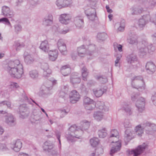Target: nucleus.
<instances>
[{
	"mask_svg": "<svg viewBox=\"0 0 156 156\" xmlns=\"http://www.w3.org/2000/svg\"><path fill=\"white\" fill-rule=\"evenodd\" d=\"M90 122L84 120L80 122L79 128L76 125L71 126L69 129L66 137L69 143L75 142L77 139H81L83 131L87 130L90 126Z\"/></svg>",
	"mask_w": 156,
	"mask_h": 156,
	"instance_id": "1",
	"label": "nucleus"
},
{
	"mask_svg": "<svg viewBox=\"0 0 156 156\" xmlns=\"http://www.w3.org/2000/svg\"><path fill=\"white\" fill-rule=\"evenodd\" d=\"M4 69L12 77L16 78H20L23 74V66L18 60L10 61Z\"/></svg>",
	"mask_w": 156,
	"mask_h": 156,
	"instance_id": "2",
	"label": "nucleus"
},
{
	"mask_svg": "<svg viewBox=\"0 0 156 156\" xmlns=\"http://www.w3.org/2000/svg\"><path fill=\"white\" fill-rule=\"evenodd\" d=\"M140 5L139 6L135 5L130 10L132 15H138L148 9H152L156 5V0H136Z\"/></svg>",
	"mask_w": 156,
	"mask_h": 156,
	"instance_id": "3",
	"label": "nucleus"
},
{
	"mask_svg": "<svg viewBox=\"0 0 156 156\" xmlns=\"http://www.w3.org/2000/svg\"><path fill=\"white\" fill-rule=\"evenodd\" d=\"M83 44L77 48V52L78 55L80 57H83L86 55L92 56L94 53L95 47L94 44H91L90 39L87 36L83 37Z\"/></svg>",
	"mask_w": 156,
	"mask_h": 156,
	"instance_id": "4",
	"label": "nucleus"
},
{
	"mask_svg": "<svg viewBox=\"0 0 156 156\" xmlns=\"http://www.w3.org/2000/svg\"><path fill=\"white\" fill-rule=\"evenodd\" d=\"M119 133L117 129H112L110 131L109 134V141L112 140L111 142L112 147L110 150V154L112 155L115 153L120 150L122 145L121 142L119 140Z\"/></svg>",
	"mask_w": 156,
	"mask_h": 156,
	"instance_id": "5",
	"label": "nucleus"
},
{
	"mask_svg": "<svg viewBox=\"0 0 156 156\" xmlns=\"http://www.w3.org/2000/svg\"><path fill=\"white\" fill-rule=\"evenodd\" d=\"M144 130L147 134H152L156 131V125L151 122L145 121L141 125L136 126L135 128L136 134L139 136H142Z\"/></svg>",
	"mask_w": 156,
	"mask_h": 156,
	"instance_id": "6",
	"label": "nucleus"
},
{
	"mask_svg": "<svg viewBox=\"0 0 156 156\" xmlns=\"http://www.w3.org/2000/svg\"><path fill=\"white\" fill-rule=\"evenodd\" d=\"M140 46L138 47V54L141 57L146 55L147 51L151 53L155 50V48L152 44L149 43L147 39L142 40L140 44Z\"/></svg>",
	"mask_w": 156,
	"mask_h": 156,
	"instance_id": "7",
	"label": "nucleus"
},
{
	"mask_svg": "<svg viewBox=\"0 0 156 156\" xmlns=\"http://www.w3.org/2000/svg\"><path fill=\"white\" fill-rule=\"evenodd\" d=\"M132 87L140 91L144 90L146 87V85L143 78L140 76H135L131 79Z\"/></svg>",
	"mask_w": 156,
	"mask_h": 156,
	"instance_id": "8",
	"label": "nucleus"
},
{
	"mask_svg": "<svg viewBox=\"0 0 156 156\" xmlns=\"http://www.w3.org/2000/svg\"><path fill=\"white\" fill-rule=\"evenodd\" d=\"M43 148V150L47 154L56 156L58 154L57 149L52 143L49 141H47L44 143Z\"/></svg>",
	"mask_w": 156,
	"mask_h": 156,
	"instance_id": "9",
	"label": "nucleus"
},
{
	"mask_svg": "<svg viewBox=\"0 0 156 156\" xmlns=\"http://www.w3.org/2000/svg\"><path fill=\"white\" fill-rule=\"evenodd\" d=\"M101 105L98 106V108L101 110L102 112L98 111L94 112L93 117L94 119L98 122L101 121L104 118V112H106L108 111L109 107L105 105L104 104L102 103Z\"/></svg>",
	"mask_w": 156,
	"mask_h": 156,
	"instance_id": "10",
	"label": "nucleus"
},
{
	"mask_svg": "<svg viewBox=\"0 0 156 156\" xmlns=\"http://www.w3.org/2000/svg\"><path fill=\"white\" fill-rule=\"evenodd\" d=\"M126 60L128 63L130 64L131 69L136 68L137 65L139 63L136 56L133 54L127 55Z\"/></svg>",
	"mask_w": 156,
	"mask_h": 156,
	"instance_id": "11",
	"label": "nucleus"
},
{
	"mask_svg": "<svg viewBox=\"0 0 156 156\" xmlns=\"http://www.w3.org/2000/svg\"><path fill=\"white\" fill-rule=\"evenodd\" d=\"M83 105L86 110H91L95 107V102L90 98L85 96L83 99Z\"/></svg>",
	"mask_w": 156,
	"mask_h": 156,
	"instance_id": "12",
	"label": "nucleus"
},
{
	"mask_svg": "<svg viewBox=\"0 0 156 156\" xmlns=\"http://www.w3.org/2000/svg\"><path fill=\"white\" fill-rule=\"evenodd\" d=\"M147 147V144L144 143L143 144L138 146L135 149L129 151V154H133V156H138L143 153Z\"/></svg>",
	"mask_w": 156,
	"mask_h": 156,
	"instance_id": "13",
	"label": "nucleus"
},
{
	"mask_svg": "<svg viewBox=\"0 0 156 156\" xmlns=\"http://www.w3.org/2000/svg\"><path fill=\"white\" fill-rule=\"evenodd\" d=\"M19 113L20 118L22 119L26 118L29 115V109L26 104H22L20 105Z\"/></svg>",
	"mask_w": 156,
	"mask_h": 156,
	"instance_id": "14",
	"label": "nucleus"
},
{
	"mask_svg": "<svg viewBox=\"0 0 156 156\" xmlns=\"http://www.w3.org/2000/svg\"><path fill=\"white\" fill-rule=\"evenodd\" d=\"M84 12L88 18L91 21H93L96 17V11L95 9L90 7H85Z\"/></svg>",
	"mask_w": 156,
	"mask_h": 156,
	"instance_id": "15",
	"label": "nucleus"
},
{
	"mask_svg": "<svg viewBox=\"0 0 156 156\" xmlns=\"http://www.w3.org/2000/svg\"><path fill=\"white\" fill-rule=\"evenodd\" d=\"M145 98L143 97H139L137 100L135 105L139 112H142L144 109Z\"/></svg>",
	"mask_w": 156,
	"mask_h": 156,
	"instance_id": "16",
	"label": "nucleus"
},
{
	"mask_svg": "<svg viewBox=\"0 0 156 156\" xmlns=\"http://www.w3.org/2000/svg\"><path fill=\"white\" fill-rule=\"evenodd\" d=\"M2 15L8 18H12L13 17L14 13L9 7L4 5L2 7Z\"/></svg>",
	"mask_w": 156,
	"mask_h": 156,
	"instance_id": "17",
	"label": "nucleus"
},
{
	"mask_svg": "<svg viewBox=\"0 0 156 156\" xmlns=\"http://www.w3.org/2000/svg\"><path fill=\"white\" fill-rule=\"evenodd\" d=\"M148 17L149 16H147V14L144 15L138 20L137 24L140 29H143L146 25L149 22Z\"/></svg>",
	"mask_w": 156,
	"mask_h": 156,
	"instance_id": "18",
	"label": "nucleus"
},
{
	"mask_svg": "<svg viewBox=\"0 0 156 156\" xmlns=\"http://www.w3.org/2000/svg\"><path fill=\"white\" fill-rule=\"evenodd\" d=\"M71 103L74 104L78 101L80 98V95L76 90H73L70 93L69 95Z\"/></svg>",
	"mask_w": 156,
	"mask_h": 156,
	"instance_id": "19",
	"label": "nucleus"
},
{
	"mask_svg": "<svg viewBox=\"0 0 156 156\" xmlns=\"http://www.w3.org/2000/svg\"><path fill=\"white\" fill-rule=\"evenodd\" d=\"M22 146V143L20 140L13 141L11 144L10 147L12 149L16 152L20 151Z\"/></svg>",
	"mask_w": 156,
	"mask_h": 156,
	"instance_id": "20",
	"label": "nucleus"
},
{
	"mask_svg": "<svg viewBox=\"0 0 156 156\" xmlns=\"http://www.w3.org/2000/svg\"><path fill=\"white\" fill-rule=\"evenodd\" d=\"M145 69L147 73L152 74L155 72L156 67L154 63L148 62L146 64Z\"/></svg>",
	"mask_w": 156,
	"mask_h": 156,
	"instance_id": "21",
	"label": "nucleus"
},
{
	"mask_svg": "<svg viewBox=\"0 0 156 156\" xmlns=\"http://www.w3.org/2000/svg\"><path fill=\"white\" fill-rule=\"evenodd\" d=\"M130 38H128V41L130 44H136L138 43V36L136 33L134 31L131 32L128 34Z\"/></svg>",
	"mask_w": 156,
	"mask_h": 156,
	"instance_id": "22",
	"label": "nucleus"
},
{
	"mask_svg": "<svg viewBox=\"0 0 156 156\" xmlns=\"http://www.w3.org/2000/svg\"><path fill=\"white\" fill-rule=\"evenodd\" d=\"M16 119L11 114H7L5 116V122L10 126H15L16 124Z\"/></svg>",
	"mask_w": 156,
	"mask_h": 156,
	"instance_id": "23",
	"label": "nucleus"
},
{
	"mask_svg": "<svg viewBox=\"0 0 156 156\" xmlns=\"http://www.w3.org/2000/svg\"><path fill=\"white\" fill-rule=\"evenodd\" d=\"M41 69L43 70V76L48 78L51 74V71L49 69L48 65L46 63H42L41 66Z\"/></svg>",
	"mask_w": 156,
	"mask_h": 156,
	"instance_id": "24",
	"label": "nucleus"
},
{
	"mask_svg": "<svg viewBox=\"0 0 156 156\" xmlns=\"http://www.w3.org/2000/svg\"><path fill=\"white\" fill-rule=\"evenodd\" d=\"M74 23L76 27L78 28H82L84 26V22L83 18L81 16H77L74 18Z\"/></svg>",
	"mask_w": 156,
	"mask_h": 156,
	"instance_id": "25",
	"label": "nucleus"
},
{
	"mask_svg": "<svg viewBox=\"0 0 156 156\" xmlns=\"http://www.w3.org/2000/svg\"><path fill=\"white\" fill-rule=\"evenodd\" d=\"M48 80L45 83V85L43 86L51 90L52 89L53 86L57 83V81L53 77L48 79Z\"/></svg>",
	"mask_w": 156,
	"mask_h": 156,
	"instance_id": "26",
	"label": "nucleus"
},
{
	"mask_svg": "<svg viewBox=\"0 0 156 156\" xmlns=\"http://www.w3.org/2000/svg\"><path fill=\"white\" fill-rule=\"evenodd\" d=\"M41 112L39 111L35 110L31 115L30 117V120L32 122L39 120L41 119L40 115Z\"/></svg>",
	"mask_w": 156,
	"mask_h": 156,
	"instance_id": "27",
	"label": "nucleus"
},
{
	"mask_svg": "<svg viewBox=\"0 0 156 156\" xmlns=\"http://www.w3.org/2000/svg\"><path fill=\"white\" fill-rule=\"evenodd\" d=\"M59 21L62 24H67L71 21V18L68 14H63L60 16Z\"/></svg>",
	"mask_w": 156,
	"mask_h": 156,
	"instance_id": "28",
	"label": "nucleus"
},
{
	"mask_svg": "<svg viewBox=\"0 0 156 156\" xmlns=\"http://www.w3.org/2000/svg\"><path fill=\"white\" fill-rule=\"evenodd\" d=\"M59 51L62 55H66L67 54L66 45L62 39H59Z\"/></svg>",
	"mask_w": 156,
	"mask_h": 156,
	"instance_id": "29",
	"label": "nucleus"
},
{
	"mask_svg": "<svg viewBox=\"0 0 156 156\" xmlns=\"http://www.w3.org/2000/svg\"><path fill=\"white\" fill-rule=\"evenodd\" d=\"M60 71L63 76H67L71 73V68L69 65H64L61 67Z\"/></svg>",
	"mask_w": 156,
	"mask_h": 156,
	"instance_id": "30",
	"label": "nucleus"
},
{
	"mask_svg": "<svg viewBox=\"0 0 156 156\" xmlns=\"http://www.w3.org/2000/svg\"><path fill=\"white\" fill-rule=\"evenodd\" d=\"M133 131L130 129H126L125 132L124 140L125 142H129L133 138Z\"/></svg>",
	"mask_w": 156,
	"mask_h": 156,
	"instance_id": "31",
	"label": "nucleus"
},
{
	"mask_svg": "<svg viewBox=\"0 0 156 156\" xmlns=\"http://www.w3.org/2000/svg\"><path fill=\"white\" fill-rule=\"evenodd\" d=\"M115 27L117 28L118 32H123L124 31L125 27V21L122 20L120 22H118L115 24Z\"/></svg>",
	"mask_w": 156,
	"mask_h": 156,
	"instance_id": "32",
	"label": "nucleus"
},
{
	"mask_svg": "<svg viewBox=\"0 0 156 156\" xmlns=\"http://www.w3.org/2000/svg\"><path fill=\"white\" fill-rule=\"evenodd\" d=\"M11 106V103L7 101H4L0 102V113L4 114V112L2 109L5 108L6 106L8 108H10Z\"/></svg>",
	"mask_w": 156,
	"mask_h": 156,
	"instance_id": "33",
	"label": "nucleus"
},
{
	"mask_svg": "<svg viewBox=\"0 0 156 156\" xmlns=\"http://www.w3.org/2000/svg\"><path fill=\"white\" fill-rule=\"evenodd\" d=\"M53 23V17L52 15H49L48 16L44 19L43 24L45 26H51Z\"/></svg>",
	"mask_w": 156,
	"mask_h": 156,
	"instance_id": "34",
	"label": "nucleus"
},
{
	"mask_svg": "<svg viewBox=\"0 0 156 156\" xmlns=\"http://www.w3.org/2000/svg\"><path fill=\"white\" fill-rule=\"evenodd\" d=\"M106 89L105 88H98L93 90V93L97 97H99L106 92Z\"/></svg>",
	"mask_w": 156,
	"mask_h": 156,
	"instance_id": "35",
	"label": "nucleus"
},
{
	"mask_svg": "<svg viewBox=\"0 0 156 156\" xmlns=\"http://www.w3.org/2000/svg\"><path fill=\"white\" fill-rule=\"evenodd\" d=\"M49 58L52 61H55L57 58L58 51L57 50L50 51L48 52Z\"/></svg>",
	"mask_w": 156,
	"mask_h": 156,
	"instance_id": "36",
	"label": "nucleus"
},
{
	"mask_svg": "<svg viewBox=\"0 0 156 156\" xmlns=\"http://www.w3.org/2000/svg\"><path fill=\"white\" fill-rule=\"evenodd\" d=\"M72 3V0H59V9L66 7Z\"/></svg>",
	"mask_w": 156,
	"mask_h": 156,
	"instance_id": "37",
	"label": "nucleus"
},
{
	"mask_svg": "<svg viewBox=\"0 0 156 156\" xmlns=\"http://www.w3.org/2000/svg\"><path fill=\"white\" fill-rule=\"evenodd\" d=\"M77 73H75L71 75L70 78L71 82L73 84L79 83L80 81V79L77 75Z\"/></svg>",
	"mask_w": 156,
	"mask_h": 156,
	"instance_id": "38",
	"label": "nucleus"
},
{
	"mask_svg": "<svg viewBox=\"0 0 156 156\" xmlns=\"http://www.w3.org/2000/svg\"><path fill=\"white\" fill-rule=\"evenodd\" d=\"M29 75L31 78L33 80H35L38 78L39 76V73L37 70L33 69L29 71Z\"/></svg>",
	"mask_w": 156,
	"mask_h": 156,
	"instance_id": "39",
	"label": "nucleus"
},
{
	"mask_svg": "<svg viewBox=\"0 0 156 156\" xmlns=\"http://www.w3.org/2000/svg\"><path fill=\"white\" fill-rule=\"evenodd\" d=\"M49 44L47 41H42L40 46V48L44 52L47 51L49 48Z\"/></svg>",
	"mask_w": 156,
	"mask_h": 156,
	"instance_id": "40",
	"label": "nucleus"
},
{
	"mask_svg": "<svg viewBox=\"0 0 156 156\" xmlns=\"http://www.w3.org/2000/svg\"><path fill=\"white\" fill-rule=\"evenodd\" d=\"M24 57L25 62L27 64H30L34 61L33 56L30 54L27 55V52L24 53Z\"/></svg>",
	"mask_w": 156,
	"mask_h": 156,
	"instance_id": "41",
	"label": "nucleus"
},
{
	"mask_svg": "<svg viewBox=\"0 0 156 156\" xmlns=\"http://www.w3.org/2000/svg\"><path fill=\"white\" fill-rule=\"evenodd\" d=\"M50 90L44 86H42L40 89L38 94L40 96H45L49 94Z\"/></svg>",
	"mask_w": 156,
	"mask_h": 156,
	"instance_id": "42",
	"label": "nucleus"
},
{
	"mask_svg": "<svg viewBox=\"0 0 156 156\" xmlns=\"http://www.w3.org/2000/svg\"><path fill=\"white\" fill-rule=\"evenodd\" d=\"M98 134L99 137L104 138L107 135V131L105 128H103L98 130Z\"/></svg>",
	"mask_w": 156,
	"mask_h": 156,
	"instance_id": "43",
	"label": "nucleus"
},
{
	"mask_svg": "<svg viewBox=\"0 0 156 156\" xmlns=\"http://www.w3.org/2000/svg\"><path fill=\"white\" fill-rule=\"evenodd\" d=\"M147 16H149V22H151L156 25V12L152 14L151 16L149 14H147Z\"/></svg>",
	"mask_w": 156,
	"mask_h": 156,
	"instance_id": "44",
	"label": "nucleus"
},
{
	"mask_svg": "<svg viewBox=\"0 0 156 156\" xmlns=\"http://www.w3.org/2000/svg\"><path fill=\"white\" fill-rule=\"evenodd\" d=\"M81 71L83 80L84 81H86L88 73L87 69L85 67L83 66L82 68Z\"/></svg>",
	"mask_w": 156,
	"mask_h": 156,
	"instance_id": "45",
	"label": "nucleus"
},
{
	"mask_svg": "<svg viewBox=\"0 0 156 156\" xmlns=\"http://www.w3.org/2000/svg\"><path fill=\"white\" fill-rule=\"evenodd\" d=\"M123 110L126 114L129 115H131L133 114V112L131 110V108L130 106L126 104H124L123 107Z\"/></svg>",
	"mask_w": 156,
	"mask_h": 156,
	"instance_id": "46",
	"label": "nucleus"
},
{
	"mask_svg": "<svg viewBox=\"0 0 156 156\" xmlns=\"http://www.w3.org/2000/svg\"><path fill=\"white\" fill-rule=\"evenodd\" d=\"M103 149L102 147L97 148L95 149V153H92L90 156H95V155L98 156L102 154L103 153Z\"/></svg>",
	"mask_w": 156,
	"mask_h": 156,
	"instance_id": "47",
	"label": "nucleus"
},
{
	"mask_svg": "<svg viewBox=\"0 0 156 156\" xmlns=\"http://www.w3.org/2000/svg\"><path fill=\"white\" fill-rule=\"evenodd\" d=\"M90 142L91 146L94 147L98 144L99 141L98 138L94 137L90 140Z\"/></svg>",
	"mask_w": 156,
	"mask_h": 156,
	"instance_id": "48",
	"label": "nucleus"
},
{
	"mask_svg": "<svg viewBox=\"0 0 156 156\" xmlns=\"http://www.w3.org/2000/svg\"><path fill=\"white\" fill-rule=\"evenodd\" d=\"M68 90V86L67 85L64 86L62 87L61 89V90L60 92V94L62 93V95H60V97L63 98L66 94L67 93Z\"/></svg>",
	"mask_w": 156,
	"mask_h": 156,
	"instance_id": "49",
	"label": "nucleus"
},
{
	"mask_svg": "<svg viewBox=\"0 0 156 156\" xmlns=\"http://www.w3.org/2000/svg\"><path fill=\"white\" fill-rule=\"evenodd\" d=\"M96 79L102 83H105L108 82L107 79L105 76H98Z\"/></svg>",
	"mask_w": 156,
	"mask_h": 156,
	"instance_id": "50",
	"label": "nucleus"
},
{
	"mask_svg": "<svg viewBox=\"0 0 156 156\" xmlns=\"http://www.w3.org/2000/svg\"><path fill=\"white\" fill-rule=\"evenodd\" d=\"M115 51L117 50V49L119 51H122V46L120 44H118L116 43H114L113 45Z\"/></svg>",
	"mask_w": 156,
	"mask_h": 156,
	"instance_id": "51",
	"label": "nucleus"
},
{
	"mask_svg": "<svg viewBox=\"0 0 156 156\" xmlns=\"http://www.w3.org/2000/svg\"><path fill=\"white\" fill-rule=\"evenodd\" d=\"M14 28L15 31L17 34L19 33L22 30V26L19 24H16L14 25Z\"/></svg>",
	"mask_w": 156,
	"mask_h": 156,
	"instance_id": "52",
	"label": "nucleus"
},
{
	"mask_svg": "<svg viewBox=\"0 0 156 156\" xmlns=\"http://www.w3.org/2000/svg\"><path fill=\"white\" fill-rule=\"evenodd\" d=\"M106 36V34L104 33H99L97 34V37L98 39L103 41L105 39Z\"/></svg>",
	"mask_w": 156,
	"mask_h": 156,
	"instance_id": "53",
	"label": "nucleus"
},
{
	"mask_svg": "<svg viewBox=\"0 0 156 156\" xmlns=\"http://www.w3.org/2000/svg\"><path fill=\"white\" fill-rule=\"evenodd\" d=\"M123 125L125 128H130L132 126L129 120L128 119H125L123 122Z\"/></svg>",
	"mask_w": 156,
	"mask_h": 156,
	"instance_id": "54",
	"label": "nucleus"
},
{
	"mask_svg": "<svg viewBox=\"0 0 156 156\" xmlns=\"http://www.w3.org/2000/svg\"><path fill=\"white\" fill-rule=\"evenodd\" d=\"M0 23H5L7 25L11 26V23L9 20L6 17H3L0 19Z\"/></svg>",
	"mask_w": 156,
	"mask_h": 156,
	"instance_id": "55",
	"label": "nucleus"
},
{
	"mask_svg": "<svg viewBox=\"0 0 156 156\" xmlns=\"http://www.w3.org/2000/svg\"><path fill=\"white\" fill-rule=\"evenodd\" d=\"M19 86L18 84L15 82H11L10 84V88L13 90H15L16 89L18 88Z\"/></svg>",
	"mask_w": 156,
	"mask_h": 156,
	"instance_id": "56",
	"label": "nucleus"
},
{
	"mask_svg": "<svg viewBox=\"0 0 156 156\" xmlns=\"http://www.w3.org/2000/svg\"><path fill=\"white\" fill-rule=\"evenodd\" d=\"M151 99L153 104L156 106V90L152 94Z\"/></svg>",
	"mask_w": 156,
	"mask_h": 156,
	"instance_id": "57",
	"label": "nucleus"
},
{
	"mask_svg": "<svg viewBox=\"0 0 156 156\" xmlns=\"http://www.w3.org/2000/svg\"><path fill=\"white\" fill-rule=\"evenodd\" d=\"M60 113V116L61 118L64 117L67 113V112L65 109L59 110V113Z\"/></svg>",
	"mask_w": 156,
	"mask_h": 156,
	"instance_id": "58",
	"label": "nucleus"
},
{
	"mask_svg": "<svg viewBox=\"0 0 156 156\" xmlns=\"http://www.w3.org/2000/svg\"><path fill=\"white\" fill-rule=\"evenodd\" d=\"M0 149L3 151H6L9 150L6 145L4 144H2L0 147Z\"/></svg>",
	"mask_w": 156,
	"mask_h": 156,
	"instance_id": "59",
	"label": "nucleus"
},
{
	"mask_svg": "<svg viewBox=\"0 0 156 156\" xmlns=\"http://www.w3.org/2000/svg\"><path fill=\"white\" fill-rule=\"evenodd\" d=\"M80 89L81 90L82 92H84L85 93H87L88 92V89L83 84L81 85Z\"/></svg>",
	"mask_w": 156,
	"mask_h": 156,
	"instance_id": "60",
	"label": "nucleus"
},
{
	"mask_svg": "<svg viewBox=\"0 0 156 156\" xmlns=\"http://www.w3.org/2000/svg\"><path fill=\"white\" fill-rule=\"evenodd\" d=\"M24 46V45L23 44H21L19 43H17L16 45V50H19L20 48L23 47Z\"/></svg>",
	"mask_w": 156,
	"mask_h": 156,
	"instance_id": "61",
	"label": "nucleus"
},
{
	"mask_svg": "<svg viewBox=\"0 0 156 156\" xmlns=\"http://www.w3.org/2000/svg\"><path fill=\"white\" fill-rule=\"evenodd\" d=\"M31 3L34 6H35L39 4V0H31Z\"/></svg>",
	"mask_w": 156,
	"mask_h": 156,
	"instance_id": "62",
	"label": "nucleus"
},
{
	"mask_svg": "<svg viewBox=\"0 0 156 156\" xmlns=\"http://www.w3.org/2000/svg\"><path fill=\"white\" fill-rule=\"evenodd\" d=\"M69 31L68 29H63L62 30H60L59 31V33L62 34H65L68 33Z\"/></svg>",
	"mask_w": 156,
	"mask_h": 156,
	"instance_id": "63",
	"label": "nucleus"
},
{
	"mask_svg": "<svg viewBox=\"0 0 156 156\" xmlns=\"http://www.w3.org/2000/svg\"><path fill=\"white\" fill-rule=\"evenodd\" d=\"M131 100L133 101H135L137 98V96L136 94H134L131 96Z\"/></svg>",
	"mask_w": 156,
	"mask_h": 156,
	"instance_id": "64",
	"label": "nucleus"
}]
</instances>
